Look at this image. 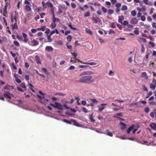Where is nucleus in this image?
Returning a JSON list of instances; mask_svg holds the SVG:
<instances>
[{
  "label": "nucleus",
  "mask_w": 156,
  "mask_h": 156,
  "mask_svg": "<svg viewBox=\"0 0 156 156\" xmlns=\"http://www.w3.org/2000/svg\"><path fill=\"white\" fill-rule=\"evenodd\" d=\"M141 51L142 53H144L145 51V48L144 44H141Z\"/></svg>",
  "instance_id": "obj_40"
},
{
  "label": "nucleus",
  "mask_w": 156,
  "mask_h": 156,
  "mask_svg": "<svg viewBox=\"0 0 156 156\" xmlns=\"http://www.w3.org/2000/svg\"><path fill=\"white\" fill-rule=\"evenodd\" d=\"M18 14L16 13L14 16L12 15L11 16V21L12 23L14 22L17 23V19L18 17Z\"/></svg>",
  "instance_id": "obj_3"
},
{
  "label": "nucleus",
  "mask_w": 156,
  "mask_h": 156,
  "mask_svg": "<svg viewBox=\"0 0 156 156\" xmlns=\"http://www.w3.org/2000/svg\"><path fill=\"white\" fill-rule=\"evenodd\" d=\"M85 31L87 33L89 34L90 35H93L92 32L90 30L88 29V28H86Z\"/></svg>",
  "instance_id": "obj_18"
},
{
  "label": "nucleus",
  "mask_w": 156,
  "mask_h": 156,
  "mask_svg": "<svg viewBox=\"0 0 156 156\" xmlns=\"http://www.w3.org/2000/svg\"><path fill=\"white\" fill-rule=\"evenodd\" d=\"M130 22L131 24H135L138 23V21L136 18L134 17L131 20Z\"/></svg>",
  "instance_id": "obj_12"
},
{
  "label": "nucleus",
  "mask_w": 156,
  "mask_h": 156,
  "mask_svg": "<svg viewBox=\"0 0 156 156\" xmlns=\"http://www.w3.org/2000/svg\"><path fill=\"white\" fill-rule=\"evenodd\" d=\"M90 15V13L89 12H87L85 13L84 15V16L85 17H87L89 16Z\"/></svg>",
  "instance_id": "obj_53"
},
{
  "label": "nucleus",
  "mask_w": 156,
  "mask_h": 156,
  "mask_svg": "<svg viewBox=\"0 0 156 156\" xmlns=\"http://www.w3.org/2000/svg\"><path fill=\"white\" fill-rule=\"evenodd\" d=\"M51 26L52 29H53L56 27V24L55 23H54L52 21V23L51 25Z\"/></svg>",
  "instance_id": "obj_33"
},
{
  "label": "nucleus",
  "mask_w": 156,
  "mask_h": 156,
  "mask_svg": "<svg viewBox=\"0 0 156 156\" xmlns=\"http://www.w3.org/2000/svg\"><path fill=\"white\" fill-rule=\"evenodd\" d=\"M152 91L149 92L148 94H147L146 98H148L150 96L152 95Z\"/></svg>",
  "instance_id": "obj_44"
},
{
  "label": "nucleus",
  "mask_w": 156,
  "mask_h": 156,
  "mask_svg": "<svg viewBox=\"0 0 156 156\" xmlns=\"http://www.w3.org/2000/svg\"><path fill=\"white\" fill-rule=\"evenodd\" d=\"M114 11L112 10L109 9L108 10V14L109 15H111L113 13Z\"/></svg>",
  "instance_id": "obj_56"
},
{
  "label": "nucleus",
  "mask_w": 156,
  "mask_h": 156,
  "mask_svg": "<svg viewBox=\"0 0 156 156\" xmlns=\"http://www.w3.org/2000/svg\"><path fill=\"white\" fill-rule=\"evenodd\" d=\"M42 71L45 74H47L48 73V71L47 69L45 68H43L42 69Z\"/></svg>",
  "instance_id": "obj_57"
},
{
  "label": "nucleus",
  "mask_w": 156,
  "mask_h": 156,
  "mask_svg": "<svg viewBox=\"0 0 156 156\" xmlns=\"http://www.w3.org/2000/svg\"><path fill=\"white\" fill-rule=\"evenodd\" d=\"M53 48L51 46H47L45 47V50L48 52H52Z\"/></svg>",
  "instance_id": "obj_13"
},
{
  "label": "nucleus",
  "mask_w": 156,
  "mask_h": 156,
  "mask_svg": "<svg viewBox=\"0 0 156 156\" xmlns=\"http://www.w3.org/2000/svg\"><path fill=\"white\" fill-rule=\"evenodd\" d=\"M7 6L6 5H5L3 9V15L5 16H6V15L7 14Z\"/></svg>",
  "instance_id": "obj_17"
},
{
  "label": "nucleus",
  "mask_w": 156,
  "mask_h": 156,
  "mask_svg": "<svg viewBox=\"0 0 156 156\" xmlns=\"http://www.w3.org/2000/svg\"><path fill=\"white\" fill-rule=\"evenodd\" d=\"M120 125L121 126V128L122 130L125 129L126 127V125L122 122H120Z\"/></svg>",
  "instance_id": "obj_21"
},
{
  "label": "nucleus",
  "mask_w": 156,
  "mask_h": 156,
  "mask_svg": "<svg viewBox=\"0 0 156 156\" xmlns=\"http://www.w3.org/2000/svg\"><path fill=\"white\" fill-rule=\"evenodd\" d=\"M4 91L5 93L3 94V96L6 98L11 99L12 97H13L14 96L13 95L10 94L9 91H6L5 90H4Z\"/></svg>",
  "instance_id": "obj_2"
},
{
  "label": "nucleus",
  "mask_w": 156,
  "mask_h": 156,
  "mask_svg": "<svg viewBox=\"0 0 156 156\" xmlns=\"http://www.w3.org/2000/svg\"><path fill=\"white\" fill-rule=\"evenodd\" d=\"M42 6L44 7V8L46 9L47 7V5L46 3L44 1H43L42 2Z\"/></svg>",
  "instance_id": "obj_38"
},
{
  "label": "nucleus",
  "mask_w": 156,
  "mask_h": 156,
  "mask_svg": "<svg viewBox=\"0 0 156 156\" xmlns=\"http://www.w3.org/2000/svg\"><path fill=\"white\" fill-rule=\"evenodd\" d=\"M128 24V22L126 20H125L123 21V23H122L121 24L123 26L127 25Z\"/></svg>",
  "instance_id": "obj_43"
},
{
  "label": "nucleus",
  "mask_w": 156,
  "mask_h": 156,
  "mask_svg": "<svg viewBox=\"0 0 156 156\" xmlns=\"http://www.w3.org/2000/svg\"><path fill=\"white\" fill-rule=\"evenodd\" d=\"M22 34L23 37L24 38V39L23 40V41L25 43H27L28 41V38L27 37V35L24 33H23Z\"/></svg>",
  "instance_id": "obj_11"
},
{
  "label": "nucleus",
  "mask_w": 156,
  "mask_h": 156,
  "mask_svg": "<svg viewBox=\"0 0 156 156\" xmlns=\"http://www.w3.org/2000/svg\"><path fill=\"white\" fill-rule=\"evenodd\" d=\"M14 44L16 46L19 47L20 46V44L19 43L16 41H15L13 42Z\"/></svg>",
  "instance_id": "obj_45"
},
{
  "label": "nucleus",
  "mask_w": 156,
  "mask_h": 156,
  "mask_svg": "<svg viewBox=\"0 0 156 156\" xmlns=\"http://www.w3.org/2000/svg\"><path fill=\"white\" fill-rule=\"evenodd\" d=\"M106 134L107 135H108L110 136H113V134L111 132H110L109 131V130L108 129H107L106 131Z\"/></svg>",
  "instance_id": "obj_27"
},
{
  "label": "nucleus",
  "mask_w": 156,
  "mask_h": 156,
  "mask_svg": "<svg viewBox=\"0 0 156 156\" xmlns=\"http://www.w3.org/2000/svg\"><path fill=\"white\" fill-rule=\"evenodd\" d=\"M63 121L64 122H66L67 124H72V119H71L70 121H69L66 119H64L63 120Z\"/></svg>",
  "instance_id": "obj_31"
},
{
  "label": "nucleus",
  "mask_w": 156,
  "mask_h": 156,
  "mask_svg": "<svg viewBox=\"0 0 156 156\" xmlns=\"http://www.w3.org/2000/svg\"><path fill=\"white\" fill-rule=\"evenodd\" d=\"M12 67L14 69L16 70L17 69V67H16V66L14 64L13 62L12 63Z\"/></svg>",
  "instance_id": "obj_61"
},
{
  "label": "nucleus",
  "mask_w": 156,
  "mask_h": 156,
  "mask_svg": "<svg viewBox=\"0 0 156 156\" xmlns=\"http://www.w3.org/2000/svg\"><path fill=\"white\" fill-rule=\"evenodd\" d=\"M41 30L43 31H44L46 28V27L45 26H44L41 27Z\"/></svg>",
  "instance_id": "obj_60"
},
{
  "label": "nucleus",
  "mask_w": 156,
  "mask_h": 156,
  "mask_svg": "<svg viewBox=\"0 0 156 156\" xmlns=\"http://www.w3.org/2000/svg\"><path fill=\"white\" fill-rule=\"evenodd\" d=\"M72 124H73L74 125L78 127L80 126V124L74 119H72Z\"/></svg>",
  "instance_id": "obj_16"
},
{
  "label": "nucleus",
  "mask_w": 156,
  "mask_h": 156,
  "mask_svg": "<svg viewBox=\"0 0 156 156\" xmlns=\"http://www.w3.org/2000/svg\"><path fill=\"white\" fill-rule=\"evenodd\" d=\"M131 14L133 16H134L136 15V12L135 10H133L131 11Z\"/></svg>",
  "instance_id": "obj_39"
},
{
  "label": "nucleus",
  "mask_w": 156,
  "mask_h": 156,
  "mask_svg": "<svg viewBox=\"0 0 156 156\" xmlns=\"http://www.w3.org/2000/svg\"><path fill=\"white\" fill-rule=\"evenodd\" d=\"M10 53L11 54L12 56L14 57L15 58L16 57V54L15 53H13L11 51H10Z\"/></svg>",
  "instance_id": "obj_59"
},
{
  "label": "nucleus",
  "mask_w": 156,
  "mask_h": 156,
  "mask_svg": "<svg viewBox=\"0 0 156 156\" xmlns=\"http://www.w3.org/2000/svg\"><path fill=\"white\" fill-rule=\"evenodd\" d=\"M35 59L37 63L39 64H41V62L40 61V59L38 56L36 55L35 56Z\"/></svg>",
  "instance_id": "obj_19"
},
{
  "label": "nucleus",
  "mask_w": 156,
  "mask_h": 156,
  "mask_svg": "<svg viewBox=\"0 0 156 156\" xmlns=\"http://www.w3.org/2000/svg\"><path fill=\"white\" fill-rule=\"evenodd\" d=\"M51 35L50 34L49 35H48L47 36V39L48 40V42H51L52 41V39H51Z\"/></svg>",
  "instance_id": "obj_28"
},
{
  "label": "nucleus",
  "mask_w": 156,
  "mask_h": 156,
  "mask_svg": "<svg viewBox=\"0 0 156 156\" xmlns=\"http://www.w3.org/2000/svg\"><path fill=\"white\" fill-rule=\"evenodd\" d=\"M54 9H53V10H52L51 11H50L51 12V14L52 15V20L55 18V14H54Z\"/></svg>",
  "instance_id": "obj_41"
},
{
  "label": "nucleus",
  "mask_w": 156,
  "mask_h": 156,
  "mask_svg": "<svg viewBox=\"0 0 156 156\" xmlns=\"http://www.w3.org/2000/svg\"><path fill=\"white\" fill-rule=\"evenodd\" d=\"M72 38V36L70 35H69L67 37V40L69 42H70L71 41Z\"/></svg>",
  "instance_id": "obj_29"
},
{
  "label": "nucleus",
  "mask_w": 156,
  "mask_h": 156,
  "mask_svg": "<svg viewBox=\"0 0 156 156\" xmlns=\"http://www.w3.org/2000/svg\"><path fill=\"white\" fill-rule=\"evenodd\" d=\"M150 33L152 35H154L155 34L156 31L154 30H152L150 31Z\"/></svg>",
  "instance_id": "obj_62"
},
{
  "label": "nucleus",
  "mask_w": 156,
  "mask_h": 156,
  "mask_svg": "<svg viewBox=\"0 0 156 156\" xmlns=\"http://www.w3.org/2000/svg\"><path fill=\"white\" fill-rule=\"evenodd\" d=\"M127 9V7L126 5H123L122 6L121 9L122 10L124 11Z\"/></svg>",
  "instance_id": "obj_36"
},
{
  "label": "nucleus",
  "mask_w": 156,
  "mask_h": 156,
  "mask_svg": "<svg viewBox=\"0 0 156 156\" xmlns=\"http://www.w3.org/2000/svg\"><path fill=\"white\" fill-rule=\"evenodd\" d=\"M25 9L27 11H30L31 10V8L29 5H26L25 6Z\"/></svg>",
  "instance_id": "obj_30"
},
{
  "label": "nucleus",
  "mask_w": 156,
  "mask_h": 156,
  "mask_svg": "<svg viewBox=\"0 0 156 156\" xmlns=\"http://www.w3.org/2000/svg\"><path fill=\"white\" fill-rule=\"evenodd\" d=\"M25 77L26 80L28 81V83H29V76L28 75H25Z\"/></svg>",
  "instance_id": "obj_49"
},
{
  "label": "nucleus",
  "mask_w": 156,
  "mask_h": 156,
  "mask_svg": "<svg viewBox=\"0 0 156 156\" xmlns=\"http://www.w3.org/2000/svg\"><path fill=\"white\" fill-rule=\"evenodd\" d=\"M60 21V20L58 18H55L52 19V21L54 23H55L56 22H59Z\"/></svg>",
  "instance_id": "obj_42"
},
{
  "label": "nucleus",
  "mask_w": 156,
  "mask_h": 156,
  "mask_svg": "<svg viewBox=\"0 0 156 156\" xmlns=\"http://www.w3.org/2000/svg\"><path fill=\"white\" fill-rule=\"evenodd\" d=\"M92 102L94 104H97L98 102L95 99H92L91 100Z\"/></svg>",
  "instance_id": "obj_58"
},
{
  "label": "nucleus",
  "mask_w": 156,
  "mask_h": 156,
  "mask_svg": "<svg viewBox=\"0 0 156 156\" xmlns=\"http://www.w3.org/2000/svg\"><path fill=\"white\" fill-rule=\"evenodd\" d=\"M92 20L95 23H97L98 22H99L101 21V19L98 17H96V18L93 16L92 19Z\"/></svg>",
  "instance_id": "obj_10"
},
{
  "label": "nucleus",
  "mask_w": 156,
  "mask_h": 156,
  "mask_svg": "<svg viewBox=\"0 0 156 156\" xmlns=\"http://www.w3.org/2000/svg\"><path fill=\"white\" fill-rule=\"evenodd\" d=\"M101 9L102 10V11L104 12V13H106L107 12V9L104 7H102L101 8Z\"/></svg>",
  "instance_id": "obj_51"
},
{
  "label": "nucleus",
  "mask_w": 156,
  "mask_h": 156,
  "mask_svg": "<svg viewBox=\"0 0 156 156\" xmlns=\"http://www.w3.org/2000/svg\"><path fill=\"white\" fill-rule=\"evenodd\" d=\"M80 62L83 64H87V65H95L97 64L95 62H90L89 63H87V62H82V61H81L80 60L77 59L76 60V62Z\"/></svg>",
  "instance_id": "obj_5"
},
{
  "label": "nucleus",
  "mask_w": 156,
  "mask_h": 156,
  "mask_svg": "<svg viewBox=\"0 0 156 156\" xmlns=\"http://www.w3.org/2000/svg\"><path fill=\"white\" fill-rule=\"evenodd\" d=\"M150 88L153 90H154L156 87V85H153L152 84H150Z\"/></svg>",
  "instance_id": "obj_32"
},
{
  "label": "nucleus",
  "mask_w": 156,
  "mask_h": 156,
  "mask_svg": "<svg viewBox=\"0 0 156 156\" xmlns=\"http://www.w3.org/2000/svg\"><path fill=\"white\" fill-rule=\"evenodd\" d=\"M152 84L156 85V80L155 79H153L152 80Z\"/></svg>",
  "instance_id": "obj_64"
},
{
  "label": "nucleus",
  "mask_w": 156,
  "mask_h": 156,
  "mask_svg": "<svg viewBox=\"0 0 156 156\" xmlns=\"http://www.w3.org/2000/svg\"><path fill=\"white\" fill-rule=\"evenodd\" d=\"M150 115L151 118H154L155 116L156 119V108L154 109L153 112H151Z\"/></svg>",
  "instance_id": "obj_7"
},
{
  "label": "nucleus",
  "mask_w": 156,
  "mask_h": 156,
  "mask_svg": "<svg viewBox=\"0 0 156 156\" xmlns=\"http://www.w3.org/2000/svg\"><path fill=\"white\" fill-rule=\"evenodd\" d=\"M10 87V86L9 85H6L4 86L3 89L5 90H9V87Z\"/></svg>",
  "instance_id": "obj_37"
},
{
  "label": "nucleus",
  "mask_w": 156,
  "mask_h": 156,
  "mask_svg": "<svg viewBox=\"0 0 156 156\" xmlns=\"http://www.w3.org/2000/svg\"><path fill=\"white\" fill-rule=\"evenodd\" d=\"M68 26L70 28V29H73V30H76V28L73 27L72 26V25L71 24V23L69 24Z\"/></svg>",
  "instance_id": "obj_50"
},
{
  "label": "nucleus",
  "mask_w": 156,
  "mask_h": 156,
  "mask_svg": "<svg viewBox=\"0 0 156 156\" xmlns=\"http://www.w3.org/2000/svg\"><path fill=\"white\" fill-rule=\"evenodd\" d=\"M135 126L132 125L127 130V133L128 134L130 133L131 131H132L134 128Z\"/></svg>",
  "instance_id": "obj_14"
},
{
  "label": "nucleus",
  "mask_w": 156,
  "mask_h": 156,
  "mask_svg": "<svg viewBox=\"0 0 156 156\" xmlns=\"http://www.w3.org/2000/svg\"><path fill=\"white\" fill-rule=\"evenodd\" d=\"M149 44L151 45L152 47H154V43L153 42L151 41H150L149 42Z\"/></svg>",
  "instance_id": "obj_54"
},
{
  "label": "nucleus",
  "mask_w": 156,
  "mask_h": 156,
  "mask_svg": "<svg viewBox=\"0 0 156 156\" xmlns=\"http://www.w3.org/2000/svg\"><path fill=\"white\" fill-rule=\"evenodd\" d=\"M57 106H56V108H58V109L60 110H62L63 109V107L58 102H57Z\"/></svg>",
  "instance_id": "obj_22"
},
{
  "label": "nucleus",
  "mask_w": 156,
  "mask_h": 156,
  "mask_svg": "<svg viewBox=\"0 0 156 156\" xmlns=\"http://www.w3.org/2000/svg\"><path fill=\"white\" fill-rule=\"evenodd\" d=\"M94 73L93 72L91 71H84L80 74V76H82L83 75H90L91 74H93Z\"/></svg>",
  "instance_id": "obj_4"
},
{
  "label": "nucleus",
  "mask_w": 156,
  "mask_h": 156,
  "mask_svg": "<svg viewBox=\"0 0 156 156\" xmlns=\"http://www.w3.org/2000/svg\"><path fill=\"white\" fill-rule=\"evenodd\" d=\"M94 81V80L92 78V76L90 75L86 76L81 77L78 80L79 83H93Z\"/></svg>",
  "instance_id": "obj_1"
},
{
  "label": "nucleus",
  "mask_w": 156,
  "mask_h": 156,
  "mask_svg": "<svg viewBox=\"0 0 156 156\" xmlns=\"http://www.w3.org/2000/svg\"><path fill=\"white\" fill-rule=\"evenodd\" d=\"M124 18L122 16H119L118 22L119 23H122V21L124 20Z\"/></svg>",
  "instance_id": "obj_23"
},
{
  "label": "nucleus",
  "mask_w": 156,
  "mask_h": 156,
  "mask_svg": "<svg viewBox=\"0 0 156 156\" xmlns=\"http://www.w3.org/2000/svg\"><path fill=\"white\" fill-rule=\"evenodd\" d=\"M46 4L47 5V7H49L50 8V10L51 11L54 9V6L52 3L50 1H48L46 2Z\"/></svg>",
  "instance_id": "obj_6"
},
{
  "label": "nucleus",
  "mask_w": 156,
  "mask_h": 156,
  "mask_svg": "<svg viewBox=\"0 0 156 156\" xmlns=\"http://www.w3.org/2000/svg\"><path fill=\"white\" fill-rule=\"evenodd\" d=\"M107 105V104L102 103L101 104V106L102 107H100L99 108L98 110L99 112H101L105 108V107H103L104 106H105Z\"/></svg>",
  "instance_id": "obj_15"
},
{
  "label": "nucleus",
  "mask_w": 156,
  "mask_h": 156,
  "mask_svg": "<svg viewBox=\"0 0 156 156\" xmlns=\"http://www.w3.org/2000/svg\"><path fill=\"white\" fill-rule=\"evenodd\" d=\"M93 114H92L91 115H90L89 117V119L90 120V121L92 122H94L95 121V120L93 118Z\"/></svg>",
  "instance_id": "obj_26"
},
{
  "label": "nucleus",
  "mask_w": 156,
  "mask_h": 156,
  "mask_svg": "<svg viewBox=\"0 0 156 156\" xmlns=\"http://www.w3.org/2000/svg\"><path fill=\"white\" fill-rule=\"evenodd\" d=\"M56 33L57 34H59V32L57 29H55V30H52L50 34V35L52 36L53 34Z\"/></svg>",
  "instance_id": "obj_24"
},
{
  "label": "nucleus",
  "mask_w": 156,
  "mask_h": 156,
  "mask_svg": "<svg viewBox=\"0 0 156 156\" xmlns=\"http://www.w3.org/2000/svg\"><path fill=\"white\" fill-rule=\"evenodd\" d=\"M20 86L21 87L24 88L25 90H26L27 88L26 87L25 84L24 83H21L20 84Z\"/></svg>",
  "instance_id": "obj_34"
},
{
  "label": "nucleus",
  "mask_w": 156,
  "mask_h": 156,
  "mask_svg": "<svg viewBox=\"0 0 156 156\" xmlns=\"http://www.w3.org/2000/svg\"><path fill=\"white\" fill-rule=\"evenodd\" d=\"M141 20L142 21H145L146 20V17L144 16H141Z\"/></svg>",
  "instance_id": "obj_55"
},
{
  "label": "nucleus",
  "mask_w": 156,
  "mask_h": 156,
  "mask_svg": "<svg viewBox=\"0 0 156 156\" xmlns=\"http://www.w3.org/2000/svg\"><path fill=\"white\" fill-rule=\"evenodd\" d=\"M141 76L142 77H146L147 76L146 73L145 72H143L141 74Z\"/></svg>",
  "instance_id": "obj_52"
},
{
  "label": "nucleus",
  "mask_w": 156,
  "mask_h": 156,
  "mask_svg": "<svg viewBox=\"0 0 156 156\" xmlns=\"http://www.w3.org/2000/svg\"><path fill=\"white\" fill-rule=\"evenodd\" d=\"M144 111L146 113H148L150 111V109L149 107H147L145 108Z\"/></svg>",
  "instance_id": "obj_46"
},
{
  "label": "nucleus",
  "mask_w": 156,
  "mask_h": 156,
  "mask_svg": "<svg viewBox=\"0 0 156 156\" xmlns=\"http://www.w3.org/2000/svg\"><path fill=\"white\" fill-rule=\"evenodd\" d=\"M18 75L16 73L14 74V77L15 78V80L16 82L18 83H20L21 81L18 78Z\"/></svg>",
  "instance_id": "obj_9"
},
{
  "label": "nucleus",
  "mask_w": 156,
  "mask_h": 156,
  "mask_svg": "<svg viewBox=\"0 0 156 156\" xmlns=\"http://www.w3.org/2000/svg\"><path fill=\"white\" fill-rule=\"evenodd\" d=\"M40 101L42 103L44 104L46 102H48V100L47 99H45L44 97V99L42 100H40Z\"/></svg>",
  "instance_id": "obj_35"
},
{
  "label": "nucleus",
  "mask_w": 156,
  "mask_h": 156,
  "mask_svg": "<svg viewBox=\"0 0 156 156\" xmlns=\"http://www.w3.org/2000/svg\"><path fill=\"white\" fill-rule=\"evenodd\" d=\"M150 126L154 130H156V124L152 123L150 124Z\"/></svg>",
  "instance_id": "obj_20"
},
{
  "label": "nucleus",
  "mask_w": 156,
  "mask_h": 156,
  "mask_svg": "<svg viewBox=\"0 0 156 156\" xmlns=\"http://www.w3.org/2000/svg\"><path fill=\"white\" fill-rule=\"evenodd\" d=\"M71 7L73 9L75 8L76 6L75 4L74 3H73V2H72L71 3Z\"/></svg>",
  "instance_id": "obj_48"
},
{
  "label": "nucleus",
  "mask_w": 156,
  "mask_h": 156,
  "mask_svg": "<svg viewBox=\"0 0 156 156\" xmlns=\"http://www.w3.org/2000/svg\"><path fill=\"white\" fill-rule=\"evenodd\" d=\"M39 44L38 42L35 40L34 39L30 42V44L32 46H36Z\"/></svg>",
  "instance_id": "obj_8"
},
{
  "label": "nucleus",
  "mask_w": 156,
  "mask_h": 156,
  "mask_svg": "<svg viewBox=\"0 0 156 156\" xmlns=\"http://www.w3.org/2000/svg\"><path fill=\"white\" fill-rule=\"evenodd\" d=\"M12 28L13 30L18 29L17 23L15 22L13 24H12Z\"/></svg>",
  "instance_id": "obj_25"
},
{
  "label": "nucleus",
  "mask_w": 156,
  "mask_h": 156,
  "mask_svg": "<svg viewBox=\"0 0 156 156\" xmlns=\"http://www.w3.org/2000/svg\"><path fill=\"white\" fill-rule=\"evenodd\" d=\"M49 32H50V29L48 28H47L46 29V30L45 31V33L46 34H49Z\"/></svg>",
  "instance_id": "obj_63"
},
{
  "label": "nucleus",
  "mask_w": 156,
  "mask_h": 156,
  "mask_svg": "<svg viewBox=\"0 0 156 156\" xmlns=\"http://www.w3.org/2000/svg\"><path fill=\"white\" fill-rule=\"evenodd\" d=\"M28 85L30 86V89H31V90L33 92H35L34 90L32 89V88L33 87V86L29 82L28 83Z\"/></svg>",
  "instance_id": "obj_47"
}]
</instances>
